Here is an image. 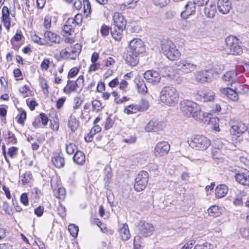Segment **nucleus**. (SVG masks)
Returning <instances> with one entry per match:
<instances>
[{
  "label": "nucleus",
  "instance_id": "1",
  "mask_svg": "<svg viewBox=\"0 0 249 249\" xmlns=\"http://www.w3.org/2000/svg\"><path fill=\"white\" fill-rule=\"evenodd\" d=\"M180 110L183 114L188 117H192L197 121H200L205 113H202L200 106L196 103L189 100H184L180 103Z\"/></svg>",
  "mask_w": 249,
  "mask_h": 249
},
{
  "label": "nucleus",
  "instance_id": "2",
  "mask_svg": "<svg viewBox=\"0 0 249 249\" xmlns=\"http://www.w3.org/2000/svg\"><path fill=\"white\" fill-rule=\"evenodd\" d=\"M179 93L174 87L166 86L162 88L160 99L161 103L169 107H174L179 100Z\"/></svg>",
  "mask_w": 249,
  "mask_h": 249
},
{
  "label": "nucleus",
  "instance_id": "3",
  "mask_svg": "<svg viewBox=\"0 0 249 249\" xmlns=\"http://www.w3.org/2000/svg\"><path fill=\"white\" fill-rule=\"evenodd\" d=\"M139 235H137L134 239V247L135 249H140L141 245V235L147 237L151 235L154 231V226L150 223L144 221H141L138 225Z\"/></svg>",
  "mask_w": 249,
  "mask_h": 249
},
{
  "label": "nucleus",
  "instance_id": "4",
  "mask_svg": "<svg viewBox=\"0 0 249 249\" xmlns=\"http://www.w3.org/2000/svg\"><path fill=\"white\" fill-rule=\"evenodd\" d=\"M187 142L191 147L196 150H205L211 145L210 140L202 135H196L188 138Z\"/></svg>",
  "mask_w": 249,
  "mask_h": 249
},
{
  "label": "nucleus",
  "instance_id": "5",
  "mask_svg": "<svg viewBox=\"0 0 249 249\" xmlns=\"http://www.w3.org/2000/svg\"><path fill=\"white\" fill-rule=\"evenodd\" d=\"M164 54L170 60H176L179 58L180 53L175 44L171 40H164L161 45Z\"/></svg>",
  "mask_w": 249,
  "mask_h": 249
},
{
  "label": "nucleus",
  "instance_id": "6",
  "mask_svg": "<svg viewBox=\"0 0 249 249\" xmlns=\"http://www.w3.org/2000/svg\"><path fill=\"white\" fill-rule=\"evenodd\" d=\"M224 51L227 54L233 55H240L243 53L242 48L239 44L238 39L233 36H229L225 39Z\"/></svg>",
  "mask_w": 249,
  "mask_h": 249
},
{
  "label": "nucleus",
  "instance_id": "7",
  "mask_svg": "<svg viewBox=\"0 0 249 249\" xmlns=\"http://www.w3.org/2000/svg\"><path fill=\"white\" fill-rule=\"evenodd\" d=\"M82 46L79 43L68 47L62 50L60 53L62 57L68 59H75L81 51Z\"/></svg>",
  "mask_w": 249,
  "mask_h": 249
},
{
  "label": "nucleus",
  "instance_id": "8",
  "mask_svg": "<svg viewBox=\"0 0 249 249\" xmlns=\"http://www.w3.org/2000/svg\"><path fill=\"white\" fill-rule=\"evenodd\" d=\"M175 68L184 74H188L195 71L196 65L190 60L181 59L175 64Z\"/></svg>",
  "mask_w": 249,
  "mask_h": 249
},
{
  "label": "nucleus",
  "instance_id": "9",
  "mask_svg": "<svg viewBox=\"0 0 249 249\" xmlns=\"http://www.w3.org/2000/svg\"><path fill=\"white\" fill-rule=\"evenodd\" d=\"M148 181V173L144 171H141L136 176L134 188L136 191L140 192L146 187Z\"/></svg>",
  "mask_w": 249,
  "mask_h": 249
},
{
  "label": "nucleus",
  "instance_id": "10",
  "mask_svg": "<svg viewBox=\"0 0 249 249\" xmlns=\"http://www.w3.org/2000/svg\"><path fill=\"white\" fill-rule=\"evenodd\" d=\"M243 89V86L239 85V88H236L235 89L229 88H221L220 91L221 94L226 95L229 99L232 101L236 102L238 101V93H242L244 91H241Z\"/></svg>",
  "mask_w": 249,
  "mask_h": 249
},
{
  "label": "nucleus",
  "instance_id": "11",
  "mask_svg": "<svg viewBox=\"0 0 249 249\" xmlns=\"http://www.w3.org/2000/svg\"><path fill=\"white\" fill-rule=\"evenodd\" d=\"M230 124L231 133L234 135L244 133L247 129L245 124L240 121L231 120L230 122Z\"/></svg>",
  "mask_w": 249,
  "mask_h": 249
},
{
  "label": "nucleus",
  "instance_id": "12",
  "mask_svg": "<svg viewBox=\"0 0 249 249\" xmlns=\"http://www.w3.org/2000/svg\"><path fill=\"white\" fill-rule=\"evenodd\" d=\"M196 100L200 102H211L214 99L215 94L212 91H198L194 93Z\"/></svg>",
  "mask_w": 249,
  "mask_h": 249
},
{
  "label": "nucleus",
  "instance_id": "13",
  "mask_svg": "<svg viewBox=\"0 0 249 249\" xmlns=\"http://www.w3.org/2000/svg\"><path fill=\"white\" fill-rule=\"evenodd\" d=\"M164 126L163 122L152 119L145 125L144 129L148 132H157L162 130Z\"/></svg>",
  "mask_w": 249,
  "mask_h": 249
},
{
  "label": "nucleus",
  "instance_id": "14",
  "mask_svg": "<svg viewBox=\"0 0 249 249\" xmlns=\"http://www.w3.org/2000/svg\"><path fill=\"white\" fill-rule=\"evenodd\" d=\"M129 50L139 54L142 53L145 50L144 42L140 38H134L129 42Z\"/></svg>",
  "mask_w": 249,
  "mask_h": 249
},
{
  "label": "nucleus",
  "instance_id": "15",
  "mask_svg": "<svg viewBox=\"0 0 249 249\" xmlns=\"http://www.w3.org/2000/svg\"><path fill=\"white\" fill-rule=\"evenodd\" d=\"M44 40L47 41V44L52 46L54 44H59L62 41L60 36L50 31H46L44 34Z\"/></svg>",
  "mask_w": 249,
  "mask_h": 249
},
{
  "label": "nucleus",
  "instance_id": "16",
  "mask_svg": "<svg viewBox=\"0 0 249 249\" xmlns=\"http://www.w3.org/2000/svg\"><path fill=\"white\" fill-rule=\"evenodd\" d=\"M57 182L55 178H52L51 179V188L53 190L56 197L61 200H64L66 196L65 189L63 187H59Z\"/></svg>",
  "mask_w": 249,
  "mask_h": 249
},
{
  "label": "nucleus",
  "instance_id": "17",
  "mask_svg": "<svg viewBox=\"0 0 249 249\" xmlns=\"http://www.w3.org/2000/svg\"><path fill=\"white\" fill-rule=\"evenodd\" d=\"M170 145L167 142L162 141L158 142L154 149L156 156H162L167 154L170 150Z\"/></svg>",
  "mask_w": 249,
  "mask_h": 249
},
{
  "label": "nucleus",
  "instance_id": "18",
  "mask_svg": "<svg viewBox=\"0 0 249 249\" xmlns=\"http://www.w3.org/2000/svg\"><path fill=\"white\" fill-rule=\"evenodd\" d=\"M143 75L145 79L148 83L153 85L159 83L161 79L160 73L156 71H147L144 73Z\"/></svg>",
  "mask_w": 249,
  "mask_h": 249
},
{
  "label": "nucleus",
  "instance_id": "19",
  "mask_svg": "<svg viewBox=\"0 0 249 249\" xmlns=\"http://www.w3.org/2000/svg\"><path fill=\"white\" fill-rule=\"evenodd\" d=\"M212 72L210 71H200L195 73L194 76L196 81L203 83L209 82L212 80Z\"/></svg>",
  "mask_w": 249,
  "mask_h": 249
},
{
  "label": "nucleus",
  "instance_id": "20",
  "mask_svg": "<svg viewBox=\"0 0 249 249\" xmlns=\"http://www.w3.org/2000/svg\"><path fill=\"white\" fill-rule=\"evenodd\" d=\"M196 5L194 1H188L185 5V10L181 12V17L186 19L189 16L194 15L196 12Z\"/></svg>",
  "mask_w": 249,
  "mask_h": 249
},
{
  "label": "nucleus",
  "instance_id": "21",
  "mask_svg": "<svg viewBox=\"0 0 249 249\" xmlns=\"http://www.w3.org/2000/svg\"><path fill=\"white\" fill-rule=\"evenodd\" d=\"M211 114L205 113L204 117L202 116V119L200 121H202L205 123H207L210 125H213V126H211V128L216 130L219 131V128L218 126L219 119L217 117H211Z\"/></svg>",
  "mask_w": 249,
  "mask_h": 249
},
{
  "label": "nucleus",
  "instance_id": "22",
  "mask_svg": "<svg viewBox=\"0 0 249 249\" xmlns=\"http://www.w3.org/2000/svg\"><path fill=\"white\" fill-rule=\"evenodd\" d=\"M10 11L7 6H4L2 8L1 21L4 26L8 31L11 27V18L10 17Z\"/></svg>",
  "mask_w": 249,
  "mask_h": 249
},
{
  "label": "nucleus",
  "instance_id": "23",
  "mask_svg": "<svg viewBox=\"0 0 249 249\" xmlns=\"http://www.w3.org/2000/svg\"><path fill=\"white\" fill-rule=\"evenodd\" d=\"M113 26L121 29H124L126 24V21L121 13L115 12L113 17Z\"/></svg>",
  "mask_w": 249,
  "mask_h": 249
},
{
  "label": "nucleus",
  "instance_id": "24",
  "mask_svg": "<svg viewBox=\"0 0 249 249\" xmlns=\"http://www.w3.org/2000/svg\"><path fill=\"white\" fill-rule=\"evenodd\" d=\"M217 8L222 14H227L231 9V3L229 0H218Z\"/></svg>",
  "mask_w": 249,
  "mask_h": 249
},
{
  "label": "nucleus",
  "instance_id": "25",
  "mask_svg": "<svg viewBox=\"0 0 249 249\" xmlns=\"http://www.w3.org/2000/svg\"><path fill=\"white\" fill-rule=\"evenodd\" d=\"M235 179L239 183L249 186V172L245 171L236 173L235 175Z\"/></svg>",
  "mask_w": 249,
  "mask_h": 249
},
{
  "label": "nucleus",
  "instance_id": "26",
  "mask_svg": "<svg viewBox=\"0 0 249 249\" xmlns=\"http://www.w3.org/2000/svg\"><path fill=\"white\" fill-rule=\"evenodd\" d=\"M238 73L234 70L227 71L222 76V79L224 81L228 82L229 84H231L235 83L238 79Z\"/></svg>",
  "mask_w": 249,
  "mask_h": 249
},
{
  "label": "nucleus",
  "instance_id": "27",
  "mask_svg": "<svg viewBox=\"0 0 249 249\" xmlns=\"http://www.w3.org/2000/svg\"><path fill=\"white\" fill-rule=\"evenodd\" d=\"M139 53L128 50L125 58L127 64L131 66H135L139 62Z\"/></svg>",
  "mask_w": 249,
  "mask_h": 249
},
{
  "label": "nucleus",
  "instance_id": "28",
  "mask_svg": "<svg viewBox=\"0 0 249 249\" xmlns=\"http://www.w3.org/2000/svg\"><path fill=\"white\" fill-rule=\"evenodd\" d=\"M119 234L123 241L128 240L131 237L128 226L126 224L119 225Z\"/></svg>",
  "mask_w": 249,
  "mask_h": 249
},
{
  "label": "nucleus",
  "instance_id": "29",
  "mask_svg": "<svg viewBox=\"0 0 249 249\" xmlns=\"http://www.w3.org/2000/svg\"><path fill=\"white\" fill-rule=\"evenodd\" d=\"M52 161L53 165L57 168H62L65 165L64 158L57 153L53 154Z\"/></svg>",
  "mask_w": 249,
  "mask_h": 249
},
{
  "label": "nucleus",
  "instance_id": "30",
  "mask_svg": "<svg viewBox=\"0 0 249 249\" xmlns=\"http://www.w3.org/2000/svg\"><path fill=\"white\" fill-rule=\"evenodd\" d=\"M139 93L144 94L147 92V88L143 80L140 77H137L134 80Z\"/></svg>",
  "mask_w": 249,
  "mask_h": 249
},
{
  "label": "nucleus",
  "instance_id": "31",
  "mask_svg": "<svg viewBox=\"0 0 249 249\" xmlns=\"http://www.w3.org/2000/svg\"><path fill=\"white\" fill-rule=\"evenodd\" d=\"M228 192V188L225 184H219L216 187L215 189V196L217 198L224 197Z\"/></svg>",
  "mask_w": 249,
  "mask_h": 249
},
{
  "label": "nucleus",
  "instance_id": "32",
  "mask_svg": "<svg viewBox=\"0 0 249 249\" xmlns=\"http://www.w3.org/2000/svg\"><path fill=\"white\" fill-rule=\"evenodd\" d=\"M77 89H78L77 84L75 82L69 80L67 81V86L63 89V91L67 94H70L76 91Z\"/></svg>",
  "mask_w": 249,
  "mask_h": 249
},
{
  "label": "nucleus",
  "instance_id": "33",
  "mask_svg": "<svg viewBox=\"0 0 249 249\" xmlns=\"http://www.w3.org/2000/svg\"><path fill=\"white\" fill-rule=\"evenodd\" d=\"M216 13V9L214 4H211L204 8V14L209 18H213Z\"/></svg>",
  "mask_w": 249,
  "mask_h": 249
},
{
  "label": "nucleus",
  "instance_id": "34",
  "mask_svg": "<svg viewBox=\"0 0 249 249\" xmlns=\"http://www.w3.org/2000/svg\"><path fill=\"white\" fill-rule=\"evenodd\" d=\"M21 181L23 185H27L30 186L31 184L33 181V178L31 172H26L24 174L21 175Z\"/></svg>",
  "mask_w": 249,
  "mask_h": 249
},
{
  "label": "nucleus",
  "instance_id": "35",
  "mask_svg": "<svg viewBox=\"0 0 249 249\" xmlns=\"http://www.w3.org/2000/svg\"><path fill=\"white\" fill-rule=\"evenodd\" d=\"M73 161L78 164L82 165L85 162V156L80 151H76L73 157Z\"/></svg>",
  "mask_w": 249,
  "mask_h": 249
},
{
  "label": "nucleus",
  "instance_id": "36",
  "mask_svg": "<svg viewBox=\"0 0 249 249\" xmlns=\"http://www.w3.org/2000/svg\"><path fill=\"white\" fill-rule=\"evenodd\" d=\"M124 29L121 28H117L113 26V29L111 30V34L112 37L116 40L120 41L122 37V32Z\"/></svg>",
  "mask_w": 249,
  "mask_h": 249
},
{
  "label": "nucleus",
  "instance_id": "37",
  "mask_svg": "<svg viewBox=\"0 0 249 249\" xmlns=\"http://www.w3.org/2000/svg\"><path fill=\"white\" fill-rule=\"evenodd\" d=\"M69 19L66 21L65 24L63 26V31L66 35H71L74 32V28L76 27L72 23H69Z\"/></svg>",
  "mask_w": 249,
  "mask_h": 249
},
{
  "label": "nucleus",
  "instance_id": "38",
  "mask_svg": "<svg viewBox=\"0 0 249 249\" xmlns=\"http://www.w3.org/2000/svg\"><path fill=\"white\" fill-rule=\"evenodd\" d=\"M68 126L73 132L75 131L78 126V122L74 116L72 115L70 116L68 121Z\"/></svg>",
  "mask_w": 249,
  "mask_h": 249
},
{
  "label": "nucleus",
  "instance_id": "39",
  "mask_svg": "<svg viewBox=\"0 0 249 249\" xmlns=\"http://www.w3.org/2000/svg\"><path fill=\"white\" fill-rule=\"evenodd\" d=\"M139 107L137 104H132L125 107L124 111L128 115L132 114L140 111Z\"/></svg>",
  "mask_w": 249,
  "mask_h": 249
},
{
  "label": "nucleus",
  "instance_id": "40",
  "mask_svg": "<svg viewBox=\"0 0 249 249\" xmlns=\"http://www.w3.org/2000/svg\"><path fill=\"white\" fill-rule=\"evenodd\" d=\"M207 211L209 216L211 217H217L221 214L218 207L215 205L211 206Z\"/></svg>",
  "mask_w": 249,
  "mask_h": 249
},
{
  "label": "nucleus",
  "instance_id": "41",
  "mask_svg": "<svg viewBox=\"0 0 249 249\" xmlns=\"http://www.w3.org/2000/svg\"><path fill=\"white\" fill-rule=\"evenodd\" d=\"M68 23H72L75 26L81 24L83 20V16L81 14H77L73 18H69Z\"/></svg>",
  "mask_w": 249,
  "mask_h": 249
},
{
  "label": "nucleus",
  "instance_id": "42",
  "mask_svg": "<svg viewBox=\"0 0 249 249\" xmlns=\"http://www.w3.org/2000/svg\"><path fill=\"white\" fill-rule=\"evenodd\" d=\"M167 77L173 80L177 84H180L183 81V77L177 73H175V71H173L171 73L167 74Z\"/></svg>",
  "mask_w": 249,
  "mask_h": 249
},
{
  "label": "nucleus",
  "instance_id": "43",
  "mask_svg": "<svg viewBox=\"0 0 249 249\" xmlns=\"http://www.w3.org/2000/svg\"><path fill=\"white\" fill-rule=\"evenodd\" d=\"M31 38L33 41L40 45H46L47 41L38 36L36 34L32 35Z\"/></svg>",
  "mask_w": 249,
  "mask_h": 249
},
{
  "label": "nucleus",
  "instance_id": "44",
  "mask_svg": "<svg viewBox=\"0 0 249 249\" xmlns=\"http://www.w3.org/2000/svg\"><path fill=\"white\" fill-rule=\"evenodd\" d=\"M68 230L70 234L73 237H75L77 236L79 231L78 227L74 224H70L68 226Z\"/></svg>",
  "mask_w": 249,
  "mask_h": 249
},
{
  "label": "nucleus",
  "instance_id": "45",
  "mask_svg": "<svg viewBox=\"0 0 249 249\" xmlns=\"http://www.w3.org/2000/svg\"><path fill=\"white\" fill-rule=\"evenodd\" d=\"M92 110L98 112L101 111L103 108L101 103L97 100H94L92 102Z\"/></svg>",
  "mask_w": 249,
  "mask_h": 249
},
{
  "label": "nucleus",
  "instance_id": "46",
  "mask_svg": "<svg viewBox=\"0 0 249 249\" xmlns=\"http://www.w3.org/2000/svg\"><path fill=\"white\" fill-rule=\"evenodd\" d=\"M139 106V110L140 111H144L146 110L149 107V103L147 101L142 99L139 104H137Z\"/></svg>",
  "mask_w": 249,
  "mask_h": 249
},
{
  "label": "nucleus",
  "instance_id": "47",
  "mask_svg": "<svg viewBox=\"0 0 249 249\" xmlns=\"http://www.w3.org/2000/svg\"><path fill=\"white\" fill-rule=\"evenodd\" d=\"M138 1L139 0H132L129 1L125 2L123 6L124 8L127 9H133L136 6L137 3Z\"/></svg>",
  "mask_w": 249,
  "mask_h": 249
},
{
  "label": "nucleus",
  "instance_id": "48",
  "mask_svg": "<svg viewBox=\"0 0 249 249\" xmlns=\"http://www.w3.org/2000/svg\"><path fill=\"white\" fill-rule=\"evenodd\" d=\"M66 150L67 153L69 155H71L77 150V147L76 145L72 143H70L66 146Z\"/></svg>",
  "mask_w": 249,
  "mask_h": 249
},
{
  "label": "nucleus",
  "instance_id": "49",
  "mask_svg": "<svg viewBox=\"0 0 249 249\" xmlns=\"http://www.w3.org/2000/svg\"><path fill=\"white\" fill-rule=\"evenodd\" d=\"M7 139V142L9 143L15 144L17 142V138H16L15 135L13 133H12L10 130L8 131Z\"/></svg>",
  "mask_w": 249,
  "mask_h": 249
},
{
  "label": "nucleus",
  "instance_id": "50",
  "mask_svg": "<svg viewBox=\"0 0 249 249\" xmlns=\"http://www.w3.org/2000/svg\"><path fill=\"white\" fill-rule=\"evenodd\" d=\"M51 21L52 18L50 16H47L45 17L43 25L44 27L46 29H49L50 28L51 26Z\"/></svg>",
  "mask_w": 249,
  "mask_h": 249
},
{
  "label": "nucleus",
  "instance_id": "51",
  "mask_svg": "<svg viewBox=\"0 0 249 249\" xmlns=\"http://www.w3.org/2000/svg\"><path fill=\"white\" fill-rule=\"evenodd\" d=\"M240 232L242 237L245 239L249 238V229L246 228H241Z\"/></svg>",
  "mask_w": 249,
  "mask_h": 249
},
{
  "label": "nucleus",
  "instance_id": "52",
  "mask_svg": "<svg viewBox=\"0 0 249 249\" xmlns=\"http://www.w3.org/2000/svg\"><path fill=\"white\" fill-rule=\"evenodd\" d=\"M84 77L82 75L79 76L77 80L74 81L75 83L77 84L78 88L80 89V91L82 90L84 86Z\"/></svg>",
  "mask_w": 249,
  "mask_h": 249
},
{
  "label": "nucleus",
  "instance_id": "53",
  "mask_svg": "<svg viewBox=\"0 0 249 249\" xmlns=\"http://www.w3.org/2000/svg\"><path fill=\"white\" fill-rule=\"evenodd\" d=\"M169 1L170 0H154L155 4L161 7L166 5Z\"/></svg>",
  "mask_w": 249,
  "mask_h": 249
},
{
  "label": "nucleus",
  "instance_id": "54",
  "mask_svg": "<svg viewBox=\"0 0 249 249\" xmlns=\"http://www.w3.org/2000/svg\"><path fill=\"white\" fill-rule=\"evenodd\" d=\"M79 72V69L76 67L71 69L68 72V78H72L74 77Z\"/></svg>",
  "mask_w": 249,
  "mask_h": 249
},
{
  "label": "nucleus",
  "instance_id": "55",
  "mask_svg": "<svg viewBox=\"0 0 249 249\" xmlns=\"http://www.w3.org/2000/svg\"><path fill=\"white\" fill-rule=\"evenodd\" d=\"M101 131V127L97 124H94V126L90 130L89 134L91 136H93L96 133H99Z\"/></svg>",
  "mask_w": 249,
  "mask_h": 249
},
{
  "label": "nucleus",
  "instance_id": "56",
  "mask_svg": "<svg viewBox=\"0 0 249 249\" xmlns=\"http://www.w3.org/2000/svg\"><path fill=\"white\" fill-rule=\"evenodd\" d=\"M26 119V112L25 111H22L18 119V122L19 124H23Z\"/></svg>",
  "mask_w": 249,
  "mask_h": 249
},
{
  "label": "nucleus",
  "instance_id": "57",
  "mask_svg": "<svg viewBox=\"0 0 249 249\" xmlns=\"http://www.w3.org/2000/svg\"><path fill=\"white\" fill-rule=\"evenodd\" d=\"M50 61L48 59H44L41 63L40 67L42 70L47 71L50 65Z\"/></svg>",
  "mask_w": 249,
  "mask_h": 249
},
{
  "label": "nucleus",
  "instance_id": "58",
  "mask_svg": "<svg viewBox=\"0 0 249 249\" xmlns=\"http://www.w3.org/2000/svg\"><path fill=\"white\" fill-rule=\"evenodd\" d=\"M26 102L28 106H29L30 109L31 110H34L36 107L38 105L37 103H36L35 100H32L31 101H29V99H28L26 100Z\"/></svg>",
  "mask_w": 249,
  "mask_h": 249
},
{
  "label": "nucleus",
  "instance_id": "59",
  "mask_svg": "<svg viewBox=\"0 0 249 249\" xmlns=\"http://www.w3.org/2000/svg\"><path fill=\"white\" fill-rule=\"evenodd\" d=\"M109 31H110V29H109V27H108L105 25H104L101 27L100 32L103 36H107L109 34Z\"/></svg>",
  "mask_w": 249,
  "mask_h": 249
},
{
  "label": "nucleus",
  "instance_id": "60",
  "mask_svg": "<svg viewBox=\"0 0 249 249\" xmlns=\"http://www.w3.org/2000/svg\"><path fill=\"white\" fill-rule=\"evenodd\" d=\"M20 201L21 203L24 205L25 206H27L28 205V195L27 193H23L20 196Z\"/></svg>",
  "mask_w": 249,
  "mask_h": 249
},
{
  "label": "nucleus",
  "instance_id": "61",
  "mask_svg": "<svg viewBox=\"0 0 249 249\" xmlns=\"http://www.w3.org/2000/svg\"><path fill=\"white\" fill-rule=\"evenodd\" d=\"M196 241L194 240H190L180 249H191L195 244Z\"/></svg>",
  "mask_w": 249,
  "mask_h": 249
},
{
  "label": "nucleus",
  "instance_id": "62",
  "mask_svg": "<svg viewBox=\"0 0 249 249\" xmlns=\"http://www.w3.org/2000/svg\"><path fill=\"white\" fill-rule=\"evenodd\" d=\"M114 121L110 117L107 118L105 123V127L106 129H109L114 124Z\"/></svg>",
  "mask_w": 249,
  "mask_h": 249
},
{
  "label": "nucleus",
  "instance_id": "63",
  "mask_svg": "<svg viewBox=\"0 0 249 249\" xmlns=\"http://www.w3.org/2000/svg\"><path fill=\"white\" fill-rule=\"evenodd\" d=\"M66 100V98L65 97H63L59 98L56 101V108L57 109L61 108L63 106L64 103Z\"/></svg>",
  "mask_w": 249,
  "mask_h": 249
},
{
  "label": "nucleus",
  "instance_id": "64",
  "mask_svg": "<svg viewBox=\"0 0 249 249\" xmlns=\"http://www.w3.org/2000/svg\"><path fill=\"white\" fill-rule=\"evenodd\" d=\"M119 84L120 89L125 91L128 86V82L125 80H122Z\"/></svg>",
  "mask_w": 249,
  "mask_h": 249
}]
</instances>
